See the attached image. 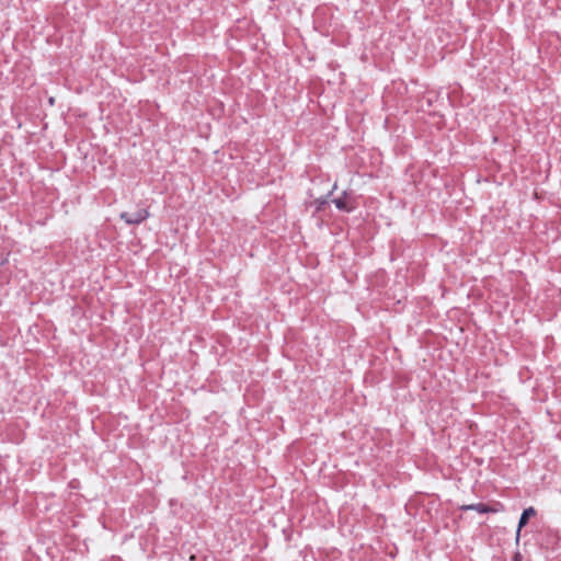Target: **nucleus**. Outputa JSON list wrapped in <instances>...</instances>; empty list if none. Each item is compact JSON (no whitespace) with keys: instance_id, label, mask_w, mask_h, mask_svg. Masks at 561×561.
Masks as SVG:
<instances>
[{"instance_id":"nucleus-1","label":"nucleus","mask_w":561,"mask_h":561,"mask_svg":"<svg viewBox=\"0 0 561 561\" xmlns=\"http://www.w3.org/2000/svg\"><path fill=\"white\" fill-rule=\"evenodd\" d=\"M149 216L148 210L138 209L134 213L124 211L121 214V218L128 225H138L147 219Z\"/></svg>"},{"instance_id":"nucleus-4","label":"nucleus","mask_w":561,"mask_h":561,"mask_svg":"<svg viewBox=\"0 0 561 561\" xmlns=\"http://www.w3.org/2000/svg\"><path fill=\"white\" fill-rule=\"evenodd\" d=\"M333 203L335 204L336 208L340 210L351 211L353 209V206L348 205V201H347L346 196L335 198L333 201Z\"/></svg>"},{"instance_id":"nucleus-3","label":"nucleus","mask_w":561,"mask_h":561,"mask_svg":"<svg viewBox=\"0 0 561 561\" xmlns=\"http://www.w3.org/2000/svg\"><path fill=\"white\" fill-rule=\"evenodd\" d=\"M461 508L462 510H473V511H477L478 513H481V514H484V513H496V512L500 511V508H493V507L488 506V505H485L483 503L466 505V506H462Z\"/></svg>"},{"instance_id":"nucleus-5","label":"nucleus","mask_w":561,"mask_h":561,"mask_svg":"<svg viewBox=\"0 0 561 561\" xmlns=\"http://www.w3.org/2000/svg\"><path fill=\"white\" fill-rule=\"evenodd\" d=\"M49 103L54 104V99L53 98L49 99Z\"/></svg>"},{"instance_id":"nucleus-2","label":"nucleus","mask_w":561,"mask_h":561,"mask_svg":"<svg viewBox=\"0 0 561 561\" xmlns=\"http://www.w3.org/2000/svg\"><path fill=\"white\" fill-rule=\"evenodd\" d=\"M535 515H536V511L534 507H528V508L524 510V512L520 516L519 523H518L517 535H516L517 540L519 538L520 529L527 524L528 519Z\"/></svg>"}]
</instances>
